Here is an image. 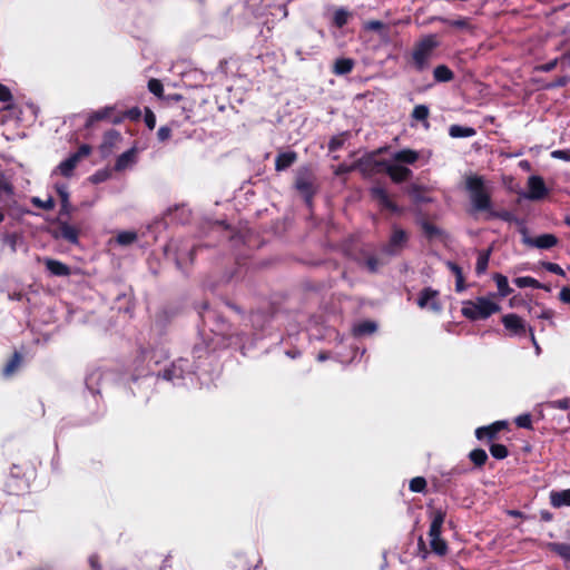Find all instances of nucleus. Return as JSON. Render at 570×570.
I'll return each instance as SVG.
<instances>
[{"instance_id": "f257e3e1", "label": "nucleus", "mask_w": 570, "mask_h": 570, "mask_svg": "<svg viewBox=\"0 0 570 570\" xmlns=\"http://www.w3.org/2000/svg\"><path fill=\"white\" fill-rule=\"evenodd\" d=\"M499 305L491 297H478L466 301L462 306V314L470 320H484L499 312Z\"/></svg>"}, {"instance_id": "f03ea898", "label": "nucleus", "mask_w": 570, "mask_h": 570, "mask_svg": "<svg viewBox=\"0 0 570 570\" xmlns=\"http://www.w3.org/2000/svg\"><path fill=\"white\" fill-rule=\"evenodd\" d=\"M465 186L476 209L487 210L490 208V198L482 177L476 175L466 176Z\"/></svg>"}, {"instance_id": "7ed1b4c3", "label": "nucleus", "mask_w": 570, "mask_h": 570, "mask_svg": "<svg viewBox=\"0 0 570 570\" xmlns=\"http://www.w3.org/2000/svg\"><path fill=\"white\" fill-rule=\"evenodd\" d=\"M443 522L444 513L442 511L434 512L430 525L429 537L432 550L439 556H444L448 551L446 542L441 538V529Z\"/></svg>"}, {"instance_id": "20e7f679", "label": "nucleus", "mask_w": 570, "mask_h": 570, "mask_svg": "<svg viewBox=\"0 0 570 570\" xmlns=\"http://www.w3.org/2000/svg\"><path fill=\"white\" fill-rule=\"evenodd\" d=\"M436 46L438 41L434 36H426L415 45L412 58L419 70L428 65L431 53Z\"/></svg>"}, {"instance_id": "39448f33", "label": "nucleus", "mask_w": 570, "mask_h": 570, "mask_svg": "<svg viewBox=\"0 0 570 570\" xmlns=\"http://www.w3.org/2000/svg\"><path fill=\"white\" fill-rule=\"evenodd\" d=\"M367 161L376 166H383L389 176L396 183L405 180L411 170L403 165H400L393 160L379 163L375 160V154L368 156Z\"/></svg>"}, {"instance_id": "423d86ee", "label": "nucleus", "mask_w": 570, "mask_h": 570, "mask_svg": "<svg viewBox=\"0 0 570 570\" xmlns=\"http://www.w3.org/2000/svg\"><path fill=\"white\" fill-rule=\"evenodd\" d=\"M548 195V188L540 176H530L528 178V191L524 197L530 200H540Z\"/></svg>"}, {"instance_id": "0eeeda50", "label": "nucleus", "mask_w": 570, "mask_h": 570, "mask_svg": "<svg viewBox=\"0 0 570 570\" xmlns=\"http://www.w3.org/2000/svg\"><path fill=\"white\" fill-rule=\"evenodd\" d=\"M417 304L421 308H426L434 313H439L441 311V304L438 299V292L431 288H425L422 291Z\"/></svg>"}, {"instance_id": "6e6552de", "label": "nucleus", "mask_w": 570, "mask_h": 570, "mask_svg": "<svg viewBox=\"0 0 570 570\" xmlns=\"http://www.w3.org/2000/svg\"><path fill=\"white\" fill-rule=\"evenodd\" d=\"M121 142V135L116 130H110L105 134L104 140L99 147L104 157L109 156L115 149L119 148Z\"/></svg>"}, {"instance_id": "1a4fd4ad", "label": "nucleus", "mask_w": 570, "mask_h": 570, "mask_svg": "<svg viewBox=\"0 0 570 570\" xmlns=\"http://www.w3.org/2000/svg\"><path fill=\"white\" fill-rule=\"evenodd\" d=\"M137 154L138 149L132 147L119 155L115 163V170L120 173L132 168L137 163Z\"/></svg>"}, {"instance_id": "9d476101", "label": "nucleus", "mask_w": 570, "mask_h": 570, "mask_svg": "<svg viewBox=\"0 0 570 570\" xmlns=\"http://www.w3.org/2000/svg\"><path fill=\"white\" fill-rule=\"evenodd\" d=\"M524 244L540 249H549L558 244V238L552 234H542L534 238L524 237Z\"/></svg>"}, {"instance_id": "9b49d317", "label": "nucleus", "mask_w": 570, "mask_h": 570, "mask_svg": "<svg viewBox=\"0 0 570 570\" xmlns=\"http://www.w3.org/2000/svg\"><path fill=\"white\" fill-rule=\"evenodd\" d=\"M502 322L504 324V327L511 333V334H521L524 332L525 326L523 321L515 314H508L503 316Z\"/></svg>"}, {"instance_id": "f8f14e48", "label": "nucleus", "mask_w": 570, "mask_h": 570, "mask_svg": "<svg viewBox=\"0 0 570 570\" xmlns=\"http://www.w3.org/2000/svg\"><path fill=\"white\" fill-rule=\"evenodd\" d=\"M550 504L556 508L570 507V489L551 491L549 494Z\"/></svg>"}, {"instance_id": "ddd939ff", "label": "nucleus", "mask_w": 570, "mask_h": 570, "mask_svg": "<svg viewBox=\"0 0 570 570\" xmlns=\"http://www.w3.org/2000/svg\"><path fill=\"white\" fill-rule=\"evenodd\" d=\"M43 263L47 269L55 276H68L70 274V268L59 261L45 258Z\"/></svg>"}, {"instance_id": "4468645a", "label": "nucleus", "mask_w": 570, "mask_h": 570, "mask_svg": "<svg viewBox=\"0 0 570 570\" xmlns=\"http://www.w3.org/2000/svg\"><path fill=\"white\" fill-rule=\"evenodd\" d=\"M504 421H498L489 426H482L476 429L475 436L481 440L484 438H493L500 430H502L505 426Z\"/></svg>"}, {"instance_id": "2eb2a0df", "label": "nucleus", "mask_w": 570, "mask_h": 570, "mask_svg": "<svg viewBox=\"0 0 570 570\" xmlns=\"http://www.w3.org/2000/svg\"><path fill=\"white\" fill-rule=\"evenodd\" d=\"M405 242H406L405 233L401 229H394L386 250L390 254H395L403 247Z\"/></svg>"}, {"instance_id": "dca6fc26", "label": "nucleus", "mask_w": 570, "mask_h": 570, "mask_svg": "<svg viewBox=\"0 0 570 570\" xmlns=\"http://www.w3.org/2000/svg\"><path fill=\"white\" fill-rule=\"evenodd\" d=\"M419 154L412 149H403L392 154V160L402 164H413L417 160Z\"/></svg>"}, {"instance_id": "f3484780", "label": "nucleus", "mask_w": 570, "mask_h": 570, "mask_svg": "<svg viewBox=\"0 0 570 570\" xmlns=\"http://www.w3.org/2000/svg\"><path fill=\"white\" fill-rule=\"evenodd\" d=\"M56 237H62L68 242L76 244L78 242V230L67 223H61L56 233Z\"/></svg>"}, {"instance_id": "a211bd4d", "label": "nucleus", "mask_w": 570, "mask_h": 570, "mask_svg": "<svg viewBox=\"0 0 570 570\" xmlns=\"http://www.w3.org/2000/svg\"><path fill=\"white\" fill-rule=\"evenodd\" d=\"M78 163H79V156L71 155L69 158H67L66 160L60 163V165L57 167L56 171H58L62 176L69 177L72 174V170L75 169V167L78 165Z\"/></svg>"}, {"instance_id": "6ab92c4d", "label": "nucleus", "mask_w": 570, "mask_h": 570, "mask_svg": "<svg viewBox=\"0 0 570 570\" xmlns=\"http://www.w3.org/2000/svg\"><path fill=\"white\" fill-rule=\"evenodd\" d=\"M116 243L120 246L131 245L137 240V233L134 230H122L116 236Z\"/></svg>"}, {"instance_id": "aec40b11", "label": "nucleus", "mask_w": 570, "mask_h": 570, "mask_svg": "<svg viewBox=\"0 0 570 570\" xmlns=\"http://www.w3.org/2000/svg\"><path fill=\"white\" fill-rule=\"evenodd\" d=\"M493 279L497 284L499 295L501 297H505L512 292L511 287L509 286V283H508V278L504 275L495 274L493 276Z\"/></svg>"}, {"instance_id": "412c9836", "label": "nucleus", "mask_w": 570, "mask_h": 570, "mask_svg": "<svg viewBox=\"0 0 570 570\" xmlns=\"http://www.w3.org/2000/svg\"><path fill=\"white\" fill-rule=\"evenodd\" d=\"M377 326L372 321H364L354 326L353 332L357 336L372 334L376 331Z\"/></svg>"}, {"instance_id": "4be33fe9", "label": "nucleus", "mask_w": 570, "mask_h": 570, "mask_svg": "<svg viewBox=\"0 0 570 570\" xmlns=\"http://www.w3.org/2000/svg\"><path fill=\"white\" fill-rule=\"evenodd\" d=\"M296 159V155L294 153H283L276 158V169L283 170L289 167Z\"/></svg>"}, {"instance_id": "5701e85b", "label": "nucleus", "mask_w": 570, "mask_h": 570, "mask_svg": "<svg viewBox=\"0 0 570 570\" xmlns=\"http://www.w3.org/2000/svg\"><path fill=\"white\" fill-rule=\"evenodd\" d=\"M57 191L61 198V213H70L69 193L66 186H57Z\"/></svg>"}, {"instance_id": "b1692460", "label": "nucleus", "mask_w": 570, "mask_h": 570, "mask_svg": "<svg viewBox=\"0 0 570 570\" xmlns=\"http://www.w3.org/2000/svg\"><path fill=\"white\" fill-rule=\"evenodd\" d=\"M550 549L558 553L566 561L570 562V544L567 543H550Z\"/></svg>"}, {"instance_id": "393cba45", "label": "nucleus", "mask_w": 570, "mask_h": 570, "mask_svg": "<svg viewBox=\"0 0 570 570\" xmlns=\"http://www.w3.org/2000/svg\"><path fill=\"white\" fill-rule=\"evenodd\" d=\"M353 61L351 59H338L334 65V72L337 75H344L352 70Z\"/></svg>"}, {"instance_id": "a878e982", "label": "nucleus", "mask_w": 570, "mask_h": 570, "mask_svg": "<svg viewBox=\"0 0 570 570\" xmlns=\"http://www.w3.org/2000/svg\"><path fill=\"white\" fill-rule=\"evenodd\" d=\"M475 134L470 127L451 126L450 135L454 138L471 137Z\"/></svg>"}, {"instance_id": "bb28decb", "label": "nucleus", "mask_w": 570, "mask_h": 570, "mask_svg": "<svg viewBox=\"0 0 570 570\" xmlns=\"http://www.w3.org/2000/svg\"><path fill=\"white\" fill-rule=\"evenodd\" d=\"M433 73H434L435 80H438V81H449L453 77L452 71L446 66H443V65L438 66L434 69Z\"/></svg>"}, {"instance_id": "cd10ccee", "label": "nucleus", "mask_w": 570, "mask_h": 570, "mask_svg": "<svg viewBox=\"0 0 570 570\" xmlns=\"http://www.w3.org/2000/svg\"><path fill=\"white\" fill-rule=\"evenodd\" d=\"M114 111V107H105L100 110H97L95 112H92L90 116H89V124H92L95 121H99V120H102V119H107V118H110L111 116V112Z\"/></svg>"}, {"instance_id": "c85d7f7f", "label": "nucleus", "mask_w": 570, "mask_h": 570, "mask_svg": "<svg viewBox=\"0 0 570 570\" xmlns=\"http://www.w3.org/2000/svg\"><path fill=\"white\" fill-rule=\"evenodd\" d=\"M373 197L377 199L382 205L394 208L386 191L381 187H375L372 190Z\"/></svg>"}, {"instance_id": "c756f323", "label": "nucleus", "mask_w": 570, "mask_h": 570, "mask_svg": "<svg viewBox=\"0 0 570 570\" xmlns=\"http://www.w3.org/2000/svg\"><path fill=\"white\" fill-rule=\"evenodd\" d=\"M21 358L18 354H14V356L8 362V364L3 368V373L6 376L12 375L16 370L20 366Z\"/></svg>"}, {"instance_id": "7c9ffc66", "label": "nucleus", "mask_w": 570, "mask_h": 570, "mask_svg": "<svg viewBox=\"0 0 570 570\" xmlns=\"http://www.w3.org/2000/svg\"><path fill=\"white\" fill-rule=\"evenodd\" d=\"M489 256H490L489 252H483L479 255L476 266H475L478 274H482L487 271V267L489 264Z\"/></svg>"}, {"instance_id": "2f4dec72", "label": "nucleus", "mask_w": 570, "mask_h": 570, "mask_svg": "<svg viewBox=\"0 0 570 570\" xmlns=\"http://www.w3.org/2000/svg\"><path fill=\"white\" fill-rule=\"evenodd\" d=\"M470 459L474 464L482 465L485 463L488 455L484 450L476 449L470 453Z\"/></svg>"}, {"instance_id": "473e14b6", "label": "nucleus", "mask_w": 570, "mask_h": 570, "mask_svg": "<svg viewBox=\"0 0 570 570\" xmlns=\"http://www.w3.org/2000/svg\"><path fill=\"white\" fill-rule=\"evenodd\" d=\"M514 283L520 288H523V287H538L539 286L538 281H535L534 278L529 277V276L518 277V278L514 279Z\"/></svg>"}, {"instance_id": "72a5a7b5", "label": "nucleus", "mask_w": 570, "mask_h": 570, "mask_svg": "<svg viewBox=\"0 0 570 570\" xmlns=\"http://www.w3.org/2000/svg\"><path fill=\"white\" fill-rule=\"evenodd\" d=\"M490 452L495 459L499 460H502L508 455V450L503 444H492Z\"/></svg>"}, {"instance_id": "f704fd0d", "label": "nucleus", "mask_w": 570, "mask_h": 570, "mask_svg": "<svg viewBox=\"0 0 570 570\" xmlns=\"http://www.w3.org/2000/svg\"><path fill=\"white\" fill-rule=\"evenodd\" d=\"M350 13L344 9H338L334 13V22L337 27H343L348 20Z\"/></svg>"}, {"instance_id": "c9c22d12", "label": "nucleus", "mask_w": 570, "mask_h": 570, "mask_svg": "<svg viewBox=\"0 0 570 570\" xmlns=\"http://www.w3.org/2000/svg\"><path fill=\"white\" fill-rule=\"evenodd\" d=\"M364 29L382 33L386 30V26L379 20H371L364 23Z\"/></svg>"}, {"instance_id": "e433bc0d", "label": "nucleus", "mask_w": 570, "mask_h": 570, "mask_svg": "<svg viewBox=\"0 0 570 570\" xmlns=\"http://www.w3.org/2000/svg\"><path fill=\"white\" fill-rule=\"evenodd\" d=\"M412 116L416 120H425L429 116V108L424 105H419L413 109Z\"/></svg>"}, {"instance_id": "4c0bfd02", "label": "nucleus", "mask_w": 570, "mask_h": 570, "mask_svg": "<svg viewBox=\"0 0 570 570\" xmlns=\"http://www.w3.org/2000/svg\"><path fill=\"white\" fill-rule=\"evenodd\" d=\"M32 203L42 208V209H46V210H50L55 207V200L52 199V197H48L46 200H42L38 197H33L32 198Z\"/></svg>"}, {"instance_id": "58836bf2", "label": "nucleus", "mask_w": 570, "mask_h": 570, "mask_svg": "<svg viewBox=\"0 0 570 570\" xmlns=\"http://www.w3.org/2000/svg\"><path fill=\"white\" fill-rule=\"evenodd\" d=\"M425 487H426V481H425V479H423L421 476H416V478L412 479L410 482V489L413 492H422L425 489Z\"/></svg>"}, {"instance_id": "ea45409f", "label": "nucleus", "mask_w": 570, "mask_h": 570, "mask_svg": "<svg viewBox=\"0 0 570 570\" xmlns=\"http://www.w3.org/2000/svg\"><path fill=\"white\" fill-rule=\"evenodd\" d=\"M448 265L456 276V291H459V292L463 291L464 286H463V277H462L461 269L455 264L448 263Z\"/></svg>"}, {"instance_id": "a19ab883", "label": "nucleus", "mask_w": 570, "mask_h": 570, "mask_svg": "<svg viewBox=\"0 0 570 570\" xmlns=\"http://www.w3.org/2000/svg\"><path fill=\"white\" fill-rule=\"evenodd\" d=\"M148 89L156 96L160 97L163 95V85L157 79H150L148 82Z\"/></svg>"}, {"instance_id": "79ce46f5", "label": "nucleus", "mask_w": 570, "mask_h": 570, "mask_svg": "<svg viewBox=\"0 0 570 570\" xmlns=\"http://www.w3.org/2000/svg\"><path fill=\"white\" fill-rule=\"evenodd\" d=\"M444 22L449 23L450 26L452 27H455V28H460V29H468L470 28V23H469V20L466 18H460V19H456V20H444L442 19Z\"/></svg>"}, {"instance_id": "37998d69", "label": "nucleus", "mask_w": 570, "mask_h": 570, "mask_svg": "<svg viewBox=\"0 0 570 570\" xmlns=\"http://www.w3.org/2000/svg\"><path fill=\"white\" fill-rule=\"evenodd\" d=\"M515 423L520 428H525V429H530L531 428V417L529 414H522V415H519L517 419H515Z\"/></svg>"}, {"instance_id": "c03bdc74", "label": "nucleus", "mask_w": 570, "mask_h": 570, "mask_svg": "<svg viewBox=\"0 0 570 570\" xmlns=\"http://www.w3.org/2000/svg\"><path fill=\"white\" fill-rule=\"evenodd\" d=\"M157 137L160 141H166L171 137V129L168 126H163L157 131Z\"/></svg>"}, {"instance_id": "a18cd8bd", "label": "nucleus", "mask_w": 570, "mask_h": 570, "mask_svg": "<svg viewBox=\"0 0 570 570\" xmlns=\"http://www.w3.org/2000/svg\"><path fill=\"white\" fill-rule=\"evenodd\" d=\"M108 178H109V173L107 170H100V171H97L96 174H94L90 177V180L95 184H98V183L107 180Z\"/></svg>"}, {"instance_id": "49530a36", "label": "nucleus", "mask_w": 570, "mask_h": 570, "mask_svg": "<svg viewBox=\"0 0 570 570\" xmlns=\"http://www.w3.org/2000/svg\"><path fill=\"white\" fill-rule=\"evenodd\" d=\"M551 157L564 161H570V150H554L551 153Z\"/></svg>"}, {"instance_id": "de8ad7c7", "label": "nucleus", "mask_w": 570, "mask_h": 570, "mask_svg": "<svg viewBox=\"0 0 570 570\" xmlns=\"http://www.w3.org/2000/svg\"><path fill=\"white\" fill-rule=\"evenodd\" d=\"M11 99V94L9 89L0 83V101H9Z\"/></svg>"}, {"instance_id": "09e8293b", "label": "nucleus", "mask_w": 570, "mask_h": 570, "mask_svg": "<svg viewBox=\"0 0 570 570\" xmlns=\"http://www.w3.org/2000/svg\"><path fill=\"white\" fill-rule=\"evenodd\" d=\"M546 268L551 272V273H554V274H558V275H564V272L563 269L558 265V264H554V263H548L546 265Z\"/></svg>"}, {"instance_id": "8fccbe9b", "label": "nucleus", "mask_w": 570, "mask_h": 570, "mask_svg": "<svg viewBox=\"0 0 570 570\" xmlns=\"http://www.w3.org/2000/svg\"><path fill=\"white\" fill-rule=\"evenodd\" d=\"M146 125L153 129L156 125V117L151 111H148L145 117Z\"/></svg>"}, {"instance_id": "3c124183", "label": "nucleus", "mask_w": 570, "mask_h": 570, "mask_svg": "<svg viewBox=\"0 0 570 570\" xmlns=\"http://www.w3.org/2000/svg\"><path fill=\"white\" fill-rule=\"evenodd\" d=\"M90 154V147L87 145H83L79 148V150L73 154L72 156H79V160Z\"/></svg>"}, {"instance_id": "603ef678", "label": "nucleus", "mask_w": 570, "mask_h": 570, "mask_svg": "<svg viewBox=\"0 0 570 570\" xmlns=\"http://www.w3.org/2000/svg\"><path fill=\"white\" fill-rule=\"evenodd\" d=\"M559 296L562 302L570 303V287H563Z\"/></svg>"}, {"instance_id": "864d4df0", "label": "nucleus", "mask_w": 570, "mask_h": 570, "mask_svg": "<svg viewBox=\"0 0 570 570\" xmlns=\"http://www.w3.org/2000/svg\"><path fill=\"white\" fill-rule=\"evenodd\" d=\"M126 116L131 119H137L140 116V111H139V109L134 108V109L129 110L128 112H126Z\"/></svg>"}, {"instance_id": "5fc2aeb1", "label": "nucleus", "mask_w": 570, "mask_h": 570, "mask_svg": "<svg viewBox=\"0 0 570 570\" xmlns=\"http://www.w3.org/2000/svg\"><path fill=\"white\" fill-rule=\"evenodd\" d=\"M540 515H541V519L544 521L549 522L552 520V514L548 511H541Z\"/></svg>"}, {"instance_id": "6e6d98bb", "label": "nucleus", "mask_w": 570, "mask_h": 570, "mask_svg": "<svg viewBox=\"0 0 570 570\" xmlns=\"http://www.w3.org/2000/svg\"><path fill=\"white\" fill-rule=\"evenodd\" d=\"M510 514L513 517H521V512L519 511H510Z\"/></svg>"}, {"instance_id": "4d7b16f0", "label": "nucleus", "mask_w": 570, "mask_h": 570, "mask_svg": "<svg viewBox=\"0 0 570 570\" xmlns=\"http://www.w3.org/2000/svg\"><path fill=\"white\" fill-rule=\"evenodd\" d=\"M553 66H554V62H553V63H550L549 66H547V67L544 68V70H551V69L553 68Z\"/></svg>"}, {"instance_id": "13d9d810", "label": "nucleus", "mask_w": 570, "mask_h": 570, "mask_svg": "<svg viewBox=\"0 0 570 570\" xmlns=\"http://www.w3.org/2000/svg\"><path fill=\"white\" fill-rule=\"evenodd\" d=\"M368 265H370V268H371L372 271H374V269H375V267H374V265H373L372 261H370V262H368Z\"/></svg>"}, {"instance_id": "bf43d9fd", "label": "nucleus", "mask_w": 570, "mask_h": 570, "mask_svg": "<svg viewBox=\"0 0 570 570\" xmlns=\"http://www.w3.org/2000/svg\"><path fill=\"white\" fill-rule=\"evenodd\" d=\"M4 216L3 214L0 212V223L3 220Z\"/></svg>"}]
</instances>
